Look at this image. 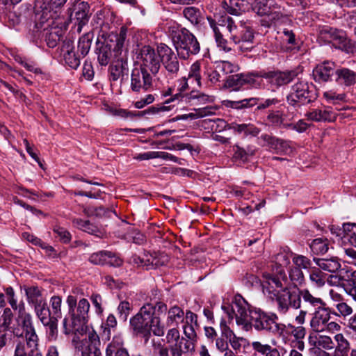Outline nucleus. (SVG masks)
I'll list each match as a JSON object with an SVG mask.
<instances>
[{
    "label": "nucleus",
    "mask_w": 356,
    "mask_h": 356,
    "mask_svg": "<svg viewBox=\"0 0 356 356\" xmlns=\"http://www.w3.org/2000/svg\"><path fill=\"white\" fill-rule=\"evenodd\" d=\"M167 312V305L154 298L153 303H147L140 307L139 312L130 318L131 329L136 335L140 336L147 343L152 332L157 337H163L165 326L161 322V316Z\"/></svg>",
    "instance_id": "nucleus-1"
},
{
    "label": "nucleus",
    "mask_w": 356,
    "mask_h": 356,
    "mask_svg": "<svg viewBox=\"0 0 356 356\" xmlns=\"http://www.w3.org/2000/svg\"><path fill=\"white\" fill-rule=\"evenodd\" d=\"M325 302L319 296L314 295L308 289H300L298 287H286L278 297V312L286 314L289 309H300L295 321L303 325L307 314H309L325 305Z\"/></svg>",
    "instance_id": "nucleus-2"
},
{
    "label": "nucleus",
    "mask_w": 356,
    "mask_h": 356,
    "mask_svg": "<svg viewBox=\"0 0 356 356\" xmlns=\"http://www.w3.org/2000/svg\"><path fill=\"white\" fill-rule=\"evenodd\" d=\"M66 302L68 305V316H65L63 321V333L66 335L73 332L84 334L89 321V301L83 298L77 302L75 296H68Z\"/></svg>",
    "instance_id": "nucleus-3"
},
{
    "label": "nucleus",
    "mask_w": 356,
    "mask_h": 356,
    "mask_svg": "<svg viewBox=\"0 0 356 356\" xmlns=\"http://www.w3.org/2000/svg\"><path fill=\"white\" fill-rule=\"evenodd\" d=\"M220 25L226 28L230 40L241 52H248L253 48L254 32L247 22L240 21L237 25L232 17L225 16L219 21Z\"/></svg>",
    "instance_id": "nucleus-4"
},
{
    "label": "nucleus",
    "mask_w": 356,
    "mask_h": 356,
    "mask_svg": "<svg viewBox=\"0 0 356 356\" xmlns=\"http://www.w3.org/2000/svg\"><path fill=\"white\" fill-rule=\"evenodd\" d=\"M220 25L226 28L230 40L241 52H248L253 48L254 32L247 22L240 21L237 25L232 17L225 16L219 21Z\"/></svg>",
    "instance_id": "nucleus-5"
},
{
    "label": "nucleus",
    "mask_w": 356,
    "mask_h": 356,
    "mask_svg": "<svg viewBox=\"0 0 356 356\" xmlns=\"http://www.w3.org/2000/svg\"><path fill=\"white\" fill-rule=\"evenodd\" d=\"M127 29L124 26L120 28L119 33H111L105 37L104 42L97 43L96 53L99 63L102 66L108 64L114 56H120L124 49V44L127 38Z\"/></svg>",
    "instance_id": "nucleus-6"
},
{
    "label": "nucleus",
    "mask_w": 356,
    "mask_h": 356,
    "mask_svg": "<svg viewBox=\"0 0 356 356\" xmlns=\"http://www.w3.org/2000/svg\"><path fill=\"white\" fill-rule=\"evenodd\" d=\"M17 328L13 330V334L17 337H25L24 343L26 351H33L38 348V337L35 332L31 315L26 311L24 302L21 303L19 312L16 317Z\"/></svg>",
    "instance_id": "nucleus-7"
},
{
    "label": "nucleus",
    "mask_w": 356,
    "mask_h": 356,
    "mask_svg": "<svg viewBox=\"0 0 356 356\" xmlns=\"http://www.w3.org/2000/svg\"><path fill=\"white\" fill-rule=\"evenodd\" d=\"M222 309L227 314L229 319H236V324L248 331L251 328L252 313L256 309H252L248 302L241 296L236 295L229 305H222Z\"/></svg>",
    "instance_id": "nucleus-8"
},
{
    "label": "nucleus",
    "mask_w": 356,
    "mask_h": 356,
    "mask_svg": "<svg viewBox=\"0 0 356 356\" xmlns=\"http://www.w3.org/2000/svg\"><path fill=\"white\" fill-rule=\"evenodd\" d=\"M172 42L181 58L187 59L195 55L200 50L196 37L186 28H181L172 32Z\"/></svg>",
    "instance_id": "nucleus-9"
},
{
    "label": "nucleus",
    "mask_w": 356,
    "mask_h": 356,
    "mask_svg": "<svg viewBox=\"0 0 356 356\" xmlns=\"http://www.w3.org/2000/svg\"><path fill=\"white\" fill-rule=\"evenodd\" d=\"M263 280L261 282L263 291L267 294L271 299H276L277 305L278 306V297L280 293L286 287H292L291 286H285L287 282V276L285 271L282 268L277 270L276 275L268 273H264ZM278 309V307H277Z\"/></svg>",
    "instance_id": "nucleus-10"
},
{
    "label": "nucleus",
    "mask_w": 356,
    "mask_h": 356,
    "mask_svg": "<svg viewBox=\"0 0 356 356\" xmlns=\"http://www.w3.org/2000/svg\"><path fill=\"white\" fill-rule=\"evenodd\" d=\"M312 86L304 81H299L291 86L286 96L287 103L294 107H300L314 102L316 97Z\"/></svg>",
    "instance_id": "nucleus-11"
},
{
    "label": "nucleus",
    "mask_w": 356,
    "mask_h": 356,
    "mask_svg": "<svg viewBox=\"0 0 356 356\" xmlns=\"http://www.w3.org/2000/svg\"><path fill=\"white\" fill-rule=\"evenodd\" d=\"M251 327L253 326L257 331H268L274 334H281L284 329V325L279 324L267 314L260 309H256L252 313Z\"/></svg>",
    "instance_id": "nucleus-12"
},
{
    "label": "nucleus",
    "mask_w": 356,
    "mask_h": 356,
    "mask_svg": "<svg viewBox=\"0 0 356 356\" xmlns=\"http://www.w3.org/2000/svg\"><path fill=\"white\" fill-rule=\"evenodd\" d=\"M157 52L161 62L170 79L177 77L179 70V63L177 56L171 48L164 43L157 46Z\"/></svg>",
    "instance_id": "nucleus-13"
},
{
    "label": "nucleus",
    "mask_w": 356,
    "mask_h": 356,
    "mask_svg": "<svg viewBox=\"0 0 356 356\" xmlns=\"http://www.w3.org/2000/svg\"><path fill=\"white\" fill-rule=\"evenodd\" d=\"M138 58L140 63V67L149 71L152 75H156L161 67V58L158 53L149 45L142 47L139 51Z\"/></svg>",
    "instance_id": "nucleus-14"
},
{
    "label": "nucleus",
    "mask_w": 356,
    "mask_h": 356,
    "mask_svg": "<svg viewBox=\"0 0 356 356\" xmlns=\"http://www.w3.org/2000/svg\"><path fill=\"white\" fill-rule=\"evenodd\" d=\"M321 34L323 38L332 43L336 48L349 51L353 47L352 41L347 38L346 32L343 30L326 27L321 31Z\"/></svg>",
    "instance_id": "nucleus-15"
},
{
    "label": "nucleus",
    "mask_w": 356,
    "mask_h": 356,
    "mask_svg": "<svg viewBox=\"0 0 356 356\" xmlns=\"http://www.w3.org/2000/svg\"><path fill=\"white\" fill-rule=\"evenodd\" d=\"M153 86L151 72L140 67H134L131 74L130 88L135 92H145Z\"/></svg>",
    "instance_id": "nucleus-16"
},
{
    "label": "nucleus",
    "mask_w": 356,
    "mask_h": 356,
    "mask_svg": "<svg viewBox=\"0 0 356 356\" xmlns=\"http://www.w3.org/2000/svg\"><path fill=\"white\" fill-rule=\"evenodd\" d=\"M298 75L296 70L260 72V79L264 78L273 88H279L291 83Z\"/></svg>",
    "instance_id": "nucleus-17"
},
{
    "label": "nucleus",
    "mask_w": 356,
    "mask_h": 356,
    "mask_svg": "<svg viewBox=\"0 0 356 356\" xmlns=\"http://www.w3.org/2000/svg\"><path fill=\"white\" fill-rule=\"evenodd\" d=\"M227 84L234 90H238L244 86L259 88L262 84V79H260V73H241L229 76Z\"/></svg>",
    "instance_id": "nucleus-18"
},
{
    "label": "nucleus",
    "mask_w": 356,
    "mask_h": 356,
    "mask_svg": "<svg viewBox=\"0 0 356 356\" xmlns=\"http://www.w3.org/2000/svg\"><path fill=\"white\" fill-rule=\"evenodd\" d=\"M312 318L309 325L315 332H321L325 330L326 323L330 321L332 309L326 307V304L310 314Z\"/></svg>",
    "instance_id": "nucleus-19"
},
{
    "label": "nucleus",
    "mask_w": 356,
    "mask_h": 356,
    "mask_svg": "<svg viewBox=\"0 0 356 356\" xmlns=\"http://www.w3.org/2000/svg\"><path fill=\"white\" fill-rule=\"evenodd\" d=\"M90 6L85 1H77L72 7V11L70 13V20L74 22L78 26V31H81L82 27L86 25L90 17Z\"/></svg>",
    "instance_id": "nucleus-20"
},
{
    "label": "nucleus",
    "mask_w": 356,
    "mask_h": 356,
    "mask_svg": "<svg viewBox=\"0 0 356 356\" xmlns=\"http://www.w3.org/2000/svg\"><path fill=\"white\" fill-rule=\"evenodd\" d=\"M305 117L308 120L322 122L335 121L337 114L328 106H322L321 108L310 109L305 113Z\"/></svg>",
    "instance_id": "nucleus-21"
},
{
    "label": "nucleus",
    "mask_w": 356,
    "mask_h": 356,
    "mask_svg": "<svg viewBox=\"0 0 356 356\" xmlns=\"http://www.w3.org/2000/svg\"><path fill=\"white\" fill-rule=\"evenodd\" d=\"M218 121L221 125L224 124L223 128L225 129L232 130L235 134L255 137L261 131L259 128L250 123L237 124L232 122L231 124H227L224 120L220 119H218Z\"/></svg>",
    "instance_id": "nucleus-22"
},
{
    "label": "nucleus",
    "mask_w": 356,
    "mask_h": 356,
    "mask_svg": "<svg viewBox=\"0 0 356 356\" xmlns=\"http://www.w3.org/2000/svg\"><path fill=\"white\" fill-rule=\"evenodd\" d=\"M195 344L191 341H188L184 337L169 346L170 350V356H183L185 355H192L195 350Z\"/></svg>",
    "instance_id": "nucleus-23"
},
{
    "label": "nucleus",
    "mask_w": 356,
    "mask_h": 356,
    "mask_svg": "<svg viewBox=\"0 0 356 356\" xmlns=\"http://www.w3.org/2000/svg\"><path fill=\"white\" fill-rule=\"evenodd\" d=\"M261 139L266 142L268 148L276 154H285L291 149L288 141L268 134L261 135Z\"/></svg>",
    "instance_id": "nucleus-24"
},
{
    "label": "nucleus",
    "mask_w": 356,
    "mask_h": 356,
    "mask_svg": "<svg viewBox=\"0 0 356 356\" xmlns=\"http://www.w3.org/2000/svg\"><path fill=\"white\" fill-rule=\"evenodd\" d=\"M334 63L325 61L318 64L313 70L314 79L318 82H325L330 80V78L335 72Z\"/></svg>",
    "instance_id": "nucleus-25"
},
{
    "label": "nucleus",
    "mask_w": 356,
    "mask_h": 356,
    "mask_svg": "<svg viewBox=\"0 0 356 356\" xmlns=\"http://www.w3.org/2000/svg\"><path fill=\"white\" fill-rule=\"evenodd\" d=\"M123 343L121 336H114L112 341L106 346V356H129L128 350L123 347Z\"/></svg>",
    "instance_id": "nucleus-26"
},
{
    "label": "nucleus",
    "mask_w": 356,
    "mask_h": 356,
    "mask_svg": "<svg viewBox=\"0 0 356 356\" xmlns=\"http://www.w3.org/2000/svg\"><path fill=\"white\" fill-rule=\"evenodd\" d=\"M252 349L264 356H284L286 350L283 347L274 348L269 344H264L260 341H253L252 343Z\"/></svg>",
    "instance_id": "nucleus-27"
},
{
    "label": "nucleus",
    "mask_w": 356,
    "mask_h": 356,
    "mask_svg": "<svg viewBox=\"0 0 356 356\" xmlns=\"http://www.w3.org/2000/svg\"><path fill=\"white\" fill-rule=\"evenodd\" d=\"M221 6L227 13L233 15H239L248 9V3L245 0L223 1Z\"/></svg>",
    "instance_id": "nucleus-28"
},
{
    "label": "nucleus",
    "mask_w": 356,
    "mask_h": 356,
    "mask_svg": "<svg viewBox=\"0 0 356 356\" xmlns=\"http://www.w3.org/2000/svg\"><path fill=\"white\" fill-rule=\"evenodd\" d=\"M166 313L167 327H177L180 323L184 322V312L181 307L177 305L171 307L169 309H167Z\"/></svg>",
    "instance_id": "nucleus-29"
},
{
    "label": "nucleus",
    "mask_w": 356,
    "mask_h": 356,
    "mask_svg": "<svg viewBox=\"0 0 356 356\" xmlns=\"http://www.w3.org/2000/svg\"><path fill=\"white\" fill-rule=\"evenodd\" d=\"M109 72L110 79L113 81H116L123 77L128 72L127 60L123 58L118 59L117 61L110 66Z\"/></svg>",
    "instance_id": "nucleus-30"
},
{
    "label": "nucleus",
    "mask_w": 356,
    "mask_h": 356,
    "mask_svg": "<svg viewBox=\"0 0 356 356\" xmlns=\"http://www.w3.org/2000/svg\"><path fill=\"white\" fill-rule=\"evenodd\" d=\"M232 151L233 159L235 161L245 163L250 156L254 155L256 148L252 145H247L245 147H243L238 145H234L232 147Z\"/></svg>",
    "instance_id": "nucleus-31"
},
{
    "label": "nucleus",
    "mask_w": 356,
    "mask_h": 356,
    "mask_svg": "<svg viewBox=\"0 0 356 356\" xmlns=\"http://www.w3.org/2000/svg\"><path fill=\"white\" fill-rule=\"evenodd\" d=\"M314 261L319 268L330 273H335L341 268L339 261L336 257H332L330 258H314Z\"/></svg>",
    "instance_id": "nucleus-32"
},
{
    "label": "nucleus",
    "mask_w": 356,
    "mask_h": 356,
    "mask_svg": "<svg viewBox=\"0 0 356 356\" xmlns=\"http://www.w3.org/2000/svg\"><path fill=\"white\" fill-rule=\"evenodd\" d=\"M335 344V356H348L350 343L342 333H337L334 337Z\"/></svg>",
    "instance_id": "nucleus-33"
},
{
    "label": "nucleus",
    "mask_w": 356,
    "mask_h": 356,
    "mask_svg": "<svg viewBox=\"0 0 356 356\" xmlns=\"http://www.w3.org/2000/svg\"><path fill=\"white\" fill-rule=\"evenodd\" d=\"M335 74L336 81L340 84L350 86L356 83V73L348 68L337 70Z\"/></svg>",
    "instance_id": "nucleus-34"
},
{
    "label": "nucleus",
    "mask_w": 356,
    "mask_h": 356,
    "mask_svg": "<svg viewBox=\"0 0 356 356\" xmlns=\"http://www.w3.org/2000/svg\"><path fill=\"white\" fill-rule=\"evenodd\" d=\"M62 51L65 64L72 69H76L80 65V60L73 51L72 45L70 43L66 44L63 47Z\"/></svg>",
    "instance_id": "nucleus-35"
},
{
    "label": "nucleus",
    "mask_w": 356,
    "mask_h": 356,
    "mask_svg": "<svg viewBox=\"0 0 356 356\" xmlns=\"http://www.w3.org/2000/svg\"><path fill=\"white\" fill-rule=\"evenodd\" d=\"M27 301L33 306L45 302L42 298L41 290L36 286H31L24 288Z\"/></svg>",
    "instance_id": "nucleus-36"
},
{
    "label": "nucleus",
    "mask_w": 356,
    "mask_h": 356,
    "mask_svg": "<svg viewBox=\"0 0 356 356\" xmlns=\"http://www.w3.org/2000/svg\"><path fill=\"white\" fill-rule=\"evenodd\" d=\"M216 110L217 108L213 106H206L204 108H196L194 109V112L190 113L188 114L182 115L179 118V119H197L204 118L205 116L213 115L216 114Z\"/></svg>",
    "instance_id": "nucleus-37"
},
{
    "label": "nucleus",
    "mask_w": 356,
    "mask_h": 356,
    "mask_svg": "<svg viewBox=\"0 0 356 356\" xmlns=\"http://www.w3.org/2000/svg\"><path fill=\"white\" fill-rule=\"evenodd\" d=\"M33 307L36 316L43 325L48 324L51 320L54 318V316H51V312L47 307L46 302L40 304L39 303Z\"/></svg>",
    "instance_id": "nucleus-38"
},
{
    "label": "nucleus",
    "mask_w": 356,
    "mask_h": 356,
    "mask_svg": "<svg viewBox=\"0 0 356 356\" xmlns=\"http://www.w3.org/2000/svg\"><path fill=\"white\" fill-rule=\"evenodd\" d=\"M184 16L193 25L201 24L203 16L200 10L195 7H186L183 10Z\"/></svg>",
    "instance_id": "nucleus-39"
},
{
    "label": "nucleus",
    "mask_w": 356,
    "mask_h": 356,
    "mask_svg": "<svg viewBox=\"0 0 356 356\" xmlns=\"http://www.w3.org/2000/svg\"><path fill=\"white\" fill-rule=\"evenodd\" d=\"M329 241L326 238L314 239L309 245L312 252L315 254H323L329 249Z\"/></svg>",
    "instance_id": "nucleus-40"
},
{
    "label": "nucleus",
    "mask_w": 356,
    "mask_h": 356,
    "mask_svg": "<svg viewBox=\"0 0 356 356\" xmlns=\"http://www.w3.org/2000/svg\"><path fill=\"white\" fill-rule=\"evenodd\" d=\"M309 280L316 287H322L325 284V275L316 267L311 268L309 272Z\"/></svg>",
    "instance_id": "nucleus-41"
},
{
    "label": "nucleus",
    "mask_w": 356,
    "mask_h": 356,
    "mask_svg": "<svg viewBox=\"0 0 356 356\" xmlns=\"http://www.w3.org/2000/svg\"><path fill=\"white\" fill-rule=\"evenodd\" d=\"M92 34L90 33L83 35L78 42V50L83 56H85L89 52L91 47Z\"/></svg>",
    "instance_id": "nucleus-42"
},
{
    "label": "nucleus",
    "mask_w": 356,
    "mask_h": 356,
    "mask_svg": "<svg viewBox=\"0 0 356 356\" xmlns=\"http://www.w3.org/2000/svg\"><path fill=\"white\" fill-rule=\"evenodd\" d=\"M343 237L347 239L349 243L356 248V224L355 223H344L343 225Z\"/></svg>",
    "instance_id": "nucleus-43"
},
{
    "label": "nucleus",
    "mask_w": 356,
    "mask_h": 356,
    "mask_svg": "<svg viewBox=\"0 0 356 356\" xmlns=\"http://www.w3.org/2000/svg\"><path fill=\"white\" fill-rule=\"evenodd\" d=\"M72 222L75 227L89 234H95L98 232L97 227L90 223L89 220H83L80 218H74L73 219Z\"/></svg>",
    "instance_id": "nucleus-44"
},
{
    "label": "nucleus",
    "mask_w": 356,
    "mask_h": 356,
    "mask_svg": "<svg viewBox=\"0 0 356 356\" xmlns=\"http://www.w3.org/2000/svg\"><path fill=\"white\" fill-rule=\"evenodd\" d=\"M316 347L324 350H332L335 346V343L330 336L319 334L316 337Z\"/></svg>",
    "instance_id": "nucleus-45"
},
{
    "label": "nucleus",
    "mask_w": 356,
    "mask_h": 356,
    "mask_svg": "<svg viewBox=\"0 0 356 356\" xmlns=\"http://www.w3.org/2000/svg\"><path fill=\"white\" fill-rule=\"evenodd\" d=\"M290 280L294 284L293 286L298 287V285L301 286L305 282V275L301 269L295 266H292L289 272Z\"/></svg>",
    "instance_id": "nucleus-46"
},
{
    "label": "nucleus",
    "mask_w": 356,
    "mask_h": 356,
    "mask_svg": "<svg viewBox=\"0 0 356 356\" xmlns=\"http://www.w3.org/2000/svg\"><path fill=\"white\" fill-rule=\"evenodd\" d=\"M168 261V257L164 254H156L154 256L150 255L149 258H147L148 266L147 270L151 268H156L161 266L165 265Z\"/></svg>",
    "instance_id": "nucleus-47"
},
{
    "label": "nucleus",
    "mask_w": 356,
    "mask_h": 356,
    "mask_svg": "<svg viewBox=\"0 0 356 356\" xmlns=\"http://www.w3.org/2000/svg\"><path fill=\"white\" fill-rule=\"evenodd\" d=\"M252 9L260 16L268 15L270 12V8L268 5V0H255L252 3Z\"/></svg>",
    "instance_id": "nucleus-48"
},
{
    "label": "nucleus",
    "mask_w": 356,
    "mask_h": 356,
    "mask_svg": "<svg viewBox=\"0 0 356 356\" xmlns=\"http://www.w3.org/2000/svg\"><path fill=\"white\" fill-rule=\"evenodd\" d=\"M335 308L336 311H332V314L339 317L346 318L353 312V308L343 301L337 303Z\"/></svg>",
    "instance_id": "nucleus-49"
},
{
    "label": "nucleus",
    "mask_w": 356,
    "mask_h": 356,
    "mask_svg": "<svg viewBox=\"0 0 356 356\" xmlns=\"http://www.w3.org/2000/svg\"><path fill=\"white\" fill-rule=\"evenodd\" d=\"M292 261L294 265L293 266L301 270H307L312 268V261L305 256L294 254L293 257H292Z\"/></svg>",
    "instance_id": "nucleus-50"
},
{
    "label": "nucleus",
    "mask_w": 356,
    "mask_h": 356,
    "mask_svg": "<svg viewBox=\"0 0 356 356\" xmlns=\"http://www.w3.org/2000/svg\"><path fill=\"white\" fill-rule=\"evenodd\" d=\"M293 255L289 250H283L275 255V261L280 267H285L290 264V259Z\"/></svg>",
    "instance_id": "nucleus-51"
},
{
    "label": "nucleus",
    "mask_w": 356,
    "mask_h": 356,
    "mask_svg": "<svg viewBox=\"0 0 356 356\" xmlns=\"http://www.w3.org/2000/svg\"><path fill=\"white\" fill-rule=\"evenodd\" d=\"M131 309V305L128 301H121L117 308L120 320L125 322L127 320Z\"/></svg>",
    "instance_id": "nucleus-52"
},
{
    "label": "nucleus",
    "mask_w": 356,
    "mask_h": 356,
    "mask_svg": "<svg viewBox=\"0 0 356 356\" xmlns=\"http://www.w3.org/2000/svg\"><path fill=\"white\" fill-rule=\"evenodd\" d=\"M14 356H42L39 349L26 351L24 343H18L16 346Z\"/></svg>",
    "instance_id": "nucleus-53"
},
{
    "label": "nucleus",
    "mask_w": 356,
    "mask_h": 356,
    "mask_svg": "<svg viewBox=\"0 0 356 356\" xmlns=\"http://www.w3.org/2000/svg\"><path fill=\"white\" fill-rule=\"evenodd\" d=\"M258 100L257 98H248L241 101H232L230 102V106L236 109L251 107L257 104Z\"/></svg>",
    "instance_id": "nucleus-54"
},
{
    "label": "nucleus",
    "mask_w": 356,
    "mask_h": 356,
    "mask_svg": "<svg viewBox=\"0 0 356 356\" xmlns=\"http://www.w3.org/2000/svg\"><path fill=\"white\" fill-rule=\"evenodd\" d=\"M107 250H102L92 253L89 257V261L95 265H106Z\"/></svg>",
    "instance_id": "nucleus-55"
},
{
    "label": "nucleus",
    "mask_w": 356,
    "mask_h": 356,
    "mask_svg": "<svg viewBox=\"0 0 356 356\" xmlns=\"http://www.w3.org/2000/svg\"><path fill=\"white\" fill-rule=\"evenodd\" d=\"M50 304L54 318L61 317V305L62 299L60 296H54L51 298Z\"/></svg>",
    "instance_id": "nucleus-56"
},
{
    "label": "nucleus",
    "mask_w": 356,
    "mask_h": 356,
    "mask_svg": "<svg viewBox=\"0 0 356 356\" xmlns=\"http://www.w3.org/2000/svg\"><path fill=\"white\" fill-rule=\"evenodd\" d=\"M123 264V259L116 253L107 251L106 265L111 267H120Z\"/></svg>",
    "instance_id": "nucleus-57"
},
{
    "label": "nucleus",
    "mask_w": 356,
    "mask_h": 356,
    "mask_svg": "<svg viewBox=\"0 0 356 356\" xmlns=\"http://www.w3.org/2000/svg\"><path fill=\"white\" fill-rule=\"evenodd\" d=\"M183 332L185 337H184L188 341H191L196 345L197 343V334L195 328L192 324L189 323H185L183 326Z\"/></svg>",
    "instance_id": "nucleus-58"
},
{
    "label": "nucleus",
    "mask_w": 356,
    "mask_h": 356,
    "mask_svg": "<svg viewBox=\"0 0 356 356\" xmlns=\"http://www.w3.org/2000/svg\"><path fill=\"white\" fill-rule=\"evenodd\" d=\"M60 37L61 35L58 33V31L51 30L46 33L45 41L47 45L50 48L55 47L60 40Z\"/></svg>",
    "instance_id": "nucleus-59"
},
{
    "label": "nucleus",
    "mask_w": 356,
    "mask_h": 356,
    "mask_svg": "<svg viewBox=\"0 0 356 356\" xmlns=\"http://www.w3.org/2000/svg\"><path fill=\"white\" fill-rule=\"evenodd\" d=\"M85 333L87 334V338L86 339V346H101L99 336L93 328L88 329L87 327V330Z\"/></svg>",
    "instance_id": "nucleus-60"
},
{
    "label": "nucleus",
    "mask_w": 356,
    "mask_h": 356,
    "mask_svg": "<svg viewBox=\"0 0 356 356\" xmlns=\"http://www.w3.org/2000/svg\"><path fill=\"white\" fill-rule=\"evenodd\" d=\"M48 327L47 338L49 341H55L58 337V323L57 318L50 321L47 325H44Z\"/></svg>",
    "instance_id": "nucleus-61"
},
{
    "label": "nucleus",
    "mask_w": 356,
    "mask_h": 356,
    "mask_svg": "<svg viewBox=\"0 0 356 356\" xmlns=\"http://www.w3.org/2000/svg\"><path fill=\"white\" fill-rule=\"evenodd\" d=\"M237 68V65H235L229 61H221L216 66V69H218L220 72H222L223 74L232 73L235 72Z\"/></svg>",
    "instance_id": "nucleus-62"
},
{
    "label": "nucleus",
    "mask_w": 356,
    "mask_h": 356,
    "mask_svg": "<svg viewBox=\"0 0 356 356\" xmlns=\"http://www.w3.org/2000/svg\"><path fill=\"white\" fill-rule=\"evenodd\" d=\"M232 350L236 352L240 351L242 346H245L247 341L243 337H237L236 334L228 340Z\"/></svg>",
    "instance_id": "nucleus-63"
},
{
    "label": "nucleus",
    "mask_w": 356,
    "mask_h": 356,
    "mask_svg": "<svg viewBox=\"0 0 356 356\" xmlns=\"http://www.w3.org/2000/svg\"><path fill=\"white\" fill-rule=\"evenodd\" d=\"M82 356H102L100 346H83L81 348Z\"/></svg>",
    "instance_id": "nucleus-64"
}]
</instances>
